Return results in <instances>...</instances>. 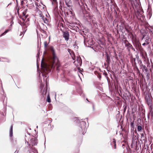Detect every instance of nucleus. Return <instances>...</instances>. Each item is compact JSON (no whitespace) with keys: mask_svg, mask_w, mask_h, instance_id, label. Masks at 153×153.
I'll return each instance as SVG.
<instances>
[{"mask_svg":"<svg viewBox=\"0 0 153 153\" xmlns=\"http://www.w3.org/2000/svg\"><path fill=\"white\" fill-rule=\"evenodd\" d=\"M31 2V3H33V2H34L35 1V0H29Z\"/></svg>","mask_w":153,"mask_h":153,"instance_id":"17","label":"nucleus"},{"mask_svg":"<svg viewBox=\"0 0 153 153\" xmlns=\"http://www.w3.org/2000/svg\"><path fill=\"white\" fill-rule=\"evenodd\" d=\"M81 63H79V65H81Z\"/></svg>","mask_w":153,"mask_h":153,"instance_id":"31","label":"nucleus"},{"mask_svg":"<svg viewBox=\"0 0 153 153\" xmlns=\"http://www.w3.org/2000/svg\"><path fill=\"white\" fill-rule=\"evenodd\" d=\"M137 129L138 131H140L142 129V127L141 126H138Z\"/></svg>","mask_w":153,"mask_h":153,"instance_id":"13","label":"nucleus"},{"mask_svg":"<svg viewBox=\"0 0 153 153\" xmlns=\"http://www.w3.org/2000/svg\"><path fill=\"white\" fill-rule=\"evenodd\" d=\"M37 55H38V56L39 55V53H38L37 54Z\"/></svg>","mask_w":153,"mask_h":153,"instance_id":"32","label":"nucleus"},{"mask_svg":"<svg viewBox=\"0 0 153 153\" xmlns=\"http://www.w3.org/2000/svg\"><path fill=\"white\" fill-rule=\"evenodd\" d=\"M27 140V138H25V143L27 142V143L30 147V145L32 146L36 145L38 143V140L37 138L33 136L32 138L30 139L29 142H28Z\"/></svg>","mask_w":153,"mask_h":153,"instance_id":"2","label":"nucleus"},{"mask_svg":"<svg viewBox=\"0 0 153 153\" xmlns=\"http://www.w3.org/2000/svg\"><path fill=\"white\" fill-rule=\"evenodd\" d=\"M76 117H75L74 118H72V120L74 121H76Z\"/></svg>","mask_w":153,"mask_h":153,"instance_id":"18","label":"nucleus"},{"mask_svg":"<svg viewBox=\"0 0 153 153\" xmlns=\"http://www.w3.org/2000/svg\"><path fill=\"white\" fill-rule=\"evenodd\" d=\"M151 39L149 38L148 37L145 40V42L146 43V45H148L151 42Z\"/></svg>","mask_w":153,"mask_h":153,"instance_id":"8","label":"nucleus"},{"mask_svg":"<svg viewBox=\"0 0 153 153\" xmlns=\"http://www.w3.org/2000/svg\"><path fill=\"white\" fill-rule=\"evenodd\" d=\"M25 136L26 137H27V136L26 135H25Z\"/></svg>","mask_w":153,"mask_h":153,"instance_id":"35","label":"nucleus"},{"mask_svg":"<svg viewBox=\"0 0 153 153\" xmlns=\"http://www.w3.org/2000/svg\"><path fill=\"white\" fill-rule=\"evenodd\" d=\"M30 153H38L37 150L35 148H32V151Z\"/></svg>","mask_w":153,"mask_h":153,"instance_id":"9","label":"nucleus"},{"mask_svg":"<svg viewBox=\"0 0 153 153\" xmlns=\"http://www.w3.org/2000/svg\"><path fill=\"white\" fill-rule=\"evenodd\" d=\"M30 133H28L27 134V135H28V136H30Z\"/></svg>","mask_w":153,"mask_h":153,"instance_id":"27","label":"nucleus"},{"mask_svg":"<svg viewBox=\"0 0 153 153\" xmlns=\"http://www.w3.org/2000/svg\"><path fill=\"white\" fill-rule=\"evenodd\" d=\"M81 123L84 126V125L85 124V122L83 121H82L81 122Z\"/></svg>","mask_w":153,"mask_h":153,"instance_id":"19","label":"nucleus"},{"mask_svg":"<svg viewBox=\"0 0 153 153\" xmlns=\"http://www.w3.org/2000/svg\"><path fill=\"white\" fill-rule=\"evenodd\" d=\"M27 10V9H25L22 13V15L25 19H26L27 17V16L26 15V11Z\"/></svg>","mask_w":153,"mask_h":153,"instance_id":"5","label":"nucleus"},{"mask_svg":"<svg viewBox=\"0 0 153 153\" xmlns=\"http://www.w3.org/2000/svg\"><path fill=\"white\" fill-rule=\"evenodd\" d=\"M47 93V91H46L45 94H44V93H42V95H44L45 94H46Z\"/></svg>","mask_w":153,"mask_h":153,"instance_id":"23","label":"nucleus"},{"mask_svg":"<svg viewBox=\"0 0 153 153\" xmlns=\"http://www.w3.org/2000/svg\"><path fill=\"white\" fill-rule=\"evenodd\" d=\"M78 71H79V69H78Z\"/></svg>","mask_w":153,"mask_h":153,"instance_id":"34","label":"nucleus"},{"mask_svg":"<svg viewBox=\"0 0 153 153\" xmlns=\"http://www.w3.org/2000/svg\"><path fill=\"white\" fill-rule=\"evenodd\" d=\"M43 21L44 23L47 24L48 22V19L46 17H45V18L44 19Z\"/></svg>","mask_w":153,"mask_h":153,"instance_id":"11","label":"nucleus"},{"mask_svg":"<svg viewBox=\"0 0 153 153\" xmlns=\"http://www.w3.org/2000/svg\"><path fill=\"white\" fill-rule=\"evenodd\" d=\"M45 16H43V17H42L41 18V19H42L43 20V21L44 20V19H45Z\"/></svg>","mask_w":153,"mask_h":153,"instance_id":"20","label":"nucleus"},{"mask_svg":"<svg viewBox=\"0 0 153 153\" xmlns=\"http://www.w3.org/2000/svg\"><path fill=\"white\" fill-rule=\"evenodd\" d=\"M29 148H30V149H31V146L30 147V148L29 147Z\"/></svg>","mask_w":153,"mask_h":153,"instance_id":"33","label":"nucleus"},{"mask_svg":"<svg viewBox=\"0 0 153 153\" xmlns=\"http://www.w3.org/2000/svg\"><path fill=\"white\" fill-rule=\"evenodd\" d=\"M39 16L41 18L42 17H43V14L41 12H40V13L39 14Z\"/></svg>","mask_w":153,"mask_h":153,"instance_id":"14","label":"nucleus"},{"mask_svg":"<svg viewBox=\"0 0 153 153\" xmlns=\"http://www.w3.org/2000/svg\"><path fill=\"white\" fill-rule=\"evenodd\" d=\"M145 45H146V43L145 42L142 44V45L143 46Z\"/></svg>","mask_w":153,"mask_h":153,"instance_id":"24","label":"nucleus"},{"mask_svg":"<svg viewBox=\"0 0 153 153\" xmlns=\"http://www.w3.org/2000/svg\"><path fill=\"white\" fill-rule=\"evenodd\" d=\"M113 142H114L115 146H116L115 141V140H114V141Z\"/></svg>","mask_w":153,"mask_h":153,"instance_id":"26","label":"nucleus"},{"mask_svg":"<svg viewBox=\"0 0 153 153\" xmlns=\"http://www.w3.org/2000/svg\"><path fill=\"white\" fill-rule=\"evenodd\" d=\"M72 29L73 30H75L76 31V27H75V26H74V27H72Z\"/></svg>","mask_w":153,"mask_h":153,"instance_id":"16","label":"nucleus"},{"mask_svg":"<svg viewBox=\"0 0 153 153\" xmlns=\"http://www.w3.org/2000/svg\"><path fill=\"white\" fill-rule=\"evenodd\" d=\"M37 67H38V65H37Z\"/></svg>","mask_w":153,"mask_h":153,"instance_id":"37","label":"nucleus"},{"mask_svg":"<svg viewBox=\"0 0 153 153\" xmlns=\"http://www.w3.org/2000/svg\"><path fill=\"white\" fill-rule=\"evenodd\" d=\"M44 47L45 50L47 49V46L48 45V43L46 41H45L44 42Z\"/></svg>","mask_w":153,"mask_h":153,"instance_id":"10","label":"nucleus"},{"mask_svg":"<svg viewBox=\"0 0 153 153\" xmlns=\"http://www.w3.org/2000/svg\"><path fill=\"white\" fill-rule=\"evenodd\" d=\"M47 101L48 102H51V100L49 94H48V96L47 97Z\"/></svg>","mask_w":153,"mask_h":153,"instance_id":"12","label":"nucleus"},{"mask_svg":"<svg viewBox=\"0 0 153 153\" xmlns=\"http://www.w3.org/2000/svg\"><path fill=\"white\" fill-rule=\"evenodd\" d=\"M72 59H73L74 60V59L75 57H74V58L73 57H72Z\"/></svg>","mask_w":153,"mask_h":153,"instance_id":"30","label":"nucleus"},{"mask_svg":"<svg viewBox=\"0 0 153 153\" xmlns=\"http://www.w3.org/2000/svg\"><path fill=\"white\" fill-rule=\"evenodd\" d=\"M19 9H17V12H18H18H19Z\"/></svg>","mask_w":153,"mask_h":153,"instance_id":"28","label":"nucleus"},{"mask_svg":"<svg viewBox=\"0 0 153 153\" xmlns=\"http://www.w3.org/2000/svg\"><path fill=\"white\" fill-rule=\"evenodd\" d=\"M36 128H38V126H36Z\"/></svg>","mask_w":153,"mask_h":153,"instance_id":"36","label":"nucleus"},{"mask_svg":"<svg viewBox=\"0 0 153 153\" xmlns=\"http://www.w3.org/2000/svg\"><path fill=\"white\" fill-rule=\"evenodd\" d=\"M77 60L80 61V59L78 57V58H77Z\"/></svg>","mask_w":153,"mask_h":153,"instance_id":"25","label":"nucleus"},{"mask_svg":"<svg viewBox=\"0 0 153 153\" xmlns=\"http://www.w3.org/2000/svg\"><path fill=\"white\" fill-rule=\"evenodd\" d=\"M13 125H11L10 129V137H11L13 136Z\"/></svg>","mask_w":153,"mask_h":153,"instance_id":"6","label":"nucleus"},{"mask_svg":"<svg viewBox=\"0 0 153 153\" xmlns=\"http://www.w3.org/2000/svg\"><path fill=\"white\" fill-rule=\"evenodd\" d=\"M69 35L68 31L64 32L63 34V37L65 38L66 41L68 40L69 39Z\"/></svg>","mask_w":153,"mask_h":153,"instance_id":"3","label":"nucleus"},{"mask_svg":"<svg viewBox=\"0 0 153 153\" xmlns=\"http://www.w3.org/2000/svg\"><path fill=\"white\" fill-rule=\"evenodd\" d=\"M49 50L51 52L52 57H51L49 59L48 63L42 65H41L42 74L44 80L47 82L48 76L47 74L50 72L52 69H54L56 67L57 70H58V68L60 66L59 63L58 59L55 55V53L53 47L51 46Z\"/></svg>","mask_w":153,"mask_h":153,"instance_id":"1","label":"nucleus"},{"mask_svg":"<svg viewBox=\"0 0 153 153\" xmlns=\"http://www.w3.org/2000/svg\"><path fill=\"white\" fill-rule=\"evenodd\" d=\"M41 24V25H42L43 26V29L46 30V29H47V27H46V26L44 25L43 23H42Z\"/></svg>","mask_w":153,"mask_h":153,"instance_id":"15","label":"nucleus"},{"mask_svg":"<svg viewBox=\"0 0 153 153\" xmlns=\"http://www.w3.org/2000/svg\"><path fill=\"white\" fill-rule=\"evenodd\" d=\"M43 91L44 92L45 91V89H43Z\"/></svg>","mask_w":153,"mask_h":153,"instance_id":"29","label":"nucleus"},{"mask_svg":"<svg viewBox=\"0 0 153 153\" xmlns=\"http://www.w3.org/2000/svg\"><path fill=\"white\" fill-rule=\"evenodd\" d=\"M66 5L69 7H71V2L70 0H64Z\"/></svg>","mask_w":153,"mask_h":153,"instance_id":"4","label":"nucleus"},{"mask_svg":"<svg viewBox=\"0 0 153 153\" xmlns=\"http://www.w3.org/2000/svg\"><path fill=\"white\" fill-rule=\"evenodd\" d=\"M18 152H19V151L16 150L15 151L14 153H18Z\"/></svg>","mask_w":153,"mask_h":153,"instance_id":"22","label":"nucleus"},{"mask_svg":"<svg viewBox=\"0 0 153 153\" xmlns=\"http://www.w3.org/2000/svg\"><path fill=\"white\" fill-rule=\"evenodd\" d=\"M10 30L9 29H8L6 30L3 33H2L0 35V37H1L2 36H3L4 35H5L7 33H8L9 31Z\"/></svg>","mask_w":153,"mask_h":153,"instance_id":"7","label":"nucleus"},{"mask_svg":"<svg viewBox=\"0 0 153 153\" xmlns=\"http://www.w3.org/2000/svg\"><path fill=\"white\" fill-rule=\"evenodd\" d=\"M25 27H26V26L25 24H23V27L24 28Z\"/></svg>","mask_w":153,"mask_h":153,"instance_id":"21","label":"nucleus"}]
</instances>
